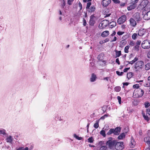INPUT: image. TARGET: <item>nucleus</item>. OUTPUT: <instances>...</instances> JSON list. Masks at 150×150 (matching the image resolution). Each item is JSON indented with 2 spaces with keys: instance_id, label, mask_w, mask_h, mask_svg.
<instances>
[{
  "instance_id": "obj_10",
  "label": "nucleus",
  "mask_w": 150,
  "mask_h": 150,
  "mask_svg": "<svg viewBox=\"0 0 150 150\" xmlns=\"http://www.w3.org/2000/svg\"><path fill=\"white\" fill-rule=\"evenodd\" d=\"M95 17L94 15H91L89 20L90 25L93 26L95 23Z\"/></svg>"
},
{
  "instance_id": "obj_17",
  "label": "nucleus",
  "mask_w": 150,
  "mask_h": 150,
  "mask_svg": "<svg viewBox=\"0 0 150 150\" xmlns=\"http://www.w3.org/2000/svg\"><path fill=\"white\" fill-rule=\"evenodd\" d=\"M144 17L145 18V19L149 20L150 19V10L148 11L144 14Z\"/></svg>"
},
{
  "instance_id": "obj_53",
  "label": "nucleus",
  "mask_w": 150,
  "mask_h": 150,
  "mask_svg": "<svg viewBox=\"0 0 150 150\" xmlns=\"http://www.w3.org/2000/svg\"><path fill=\"white\" fill-rule=\"evenodd\" d=\"M117 98L118 101L119 103L120 104H121V97L120 96H118L117 97Z\"/></svg>"
},
{
  "instance_id": "obj_60",
  "label": "nucleus",
  "mask_w": 150,
  "mask_h": 150,
  "mask_svg": "<svg viewBox=\"0 0 150 150\" xmlns=\"http://www.w3.org/2000/svg\"><path fill=\"white\" fill-rule=\"evenodd\" d=\"M83 25L84 26H85L86 25V24H87L86 21L84 18H83Z\"/></svg>"
},
{
  "instance_id": "obj_13",
  "label": "nucleus",
  "mask_w": 150,
  "mask_h": 150,
  "mask_svg": "<svg viewBox=\"0 0 150 150\" xmlns=\"http://www.w3.org/2000/svg\"><path fill=\"white\" fill-rule=\"evenodd\" d=\"M134 19L137 22L140 20V17L139 14L138 13H135L133 16Z\"/></svg>"
},
{
  "instance_id": "obj_11",
  "label": "nucleus",
  "mask_w": 150,
  "mask_h": 150,
  "mask_svg": "<svg viewBox=\"0 0 150 150\" xmlns=\"http://www.w3.org/2000/svg\"><path fill=\"white\" fill-rule=\"evenodd\" d=\"M130 25L132 27H135L137 25V21L132 18H130L129 20Z\"/></svg>"
},
{
  "instance_id": "obj_28",
  "label": "nucleus",
  "mask_w": 150,
  "mask_h": 150,
  "mask_svg": "<svg viewBox=\"0 0 150 150\" xmlns=\"http://www.w3.org/2000/svg\"><path fill=\"white\" fill-rule=\"evenodd\" d=\"M66 5V3L65 0H62L61 2V7L63 8H64Z\"/></svg>"
},
{
  "instance_id": "obj_44",
  "label": "nucleus",
  "mask_w": 150,
  "mask_h": 150,
  "mask_svg": "<svg viewBox=\"0 0 150 150\" xmlns=\"http://www.w3.org/2000/svg\"><path fill=\"white\" fill-rule=\"evenodd\" d=\"M139 0H131V4H136L138 2Z\"/></svg>"
},
{
  "instance_id": "obj_61",
  "label": "nucleus",
  "mask_w": 150,
  "mask_h": 150,
  "mask_svg": "<svg viewBox=\"0 0 150 150\" xmlns=\"http://www.w3.org/2000/svg\"><path fill=\"white\" fill-rule=\"evenodd\" d=\"M116 62L118 65L120 64V62L119 61V58H117L116 59Z\"/></svg>"
},
{
  "instance_id": "obj_51",
  "label": "nucleus",
  "mask_w": 150,
  "mask_h": 150,
  "mask_svg": "<svg viewBox=\"0 0 150 150\" xmlns=\"http://www.w3.org/2000/svg\"><path fill=\"white\" fill-rule=\"evenodd\" d=\"M107 147L106 146H101L100 148V150H106Z\"/></svg>"
},
{
  "instance_id": "obj_21",
  "label": "nucleus",
  "mask_w": 150,
  "mask_h": 150,
  "mask_svg": "<svg viewBox=\"0 0 150 150\" xmlns=\"http://www.w3.org/2000/svg\"><path fill=\"white\" fill-rule=\"evenodd\" d=\"M96 78V75L94 73L92 74L91 77L90 78V81L91 82H93L94 81Z\"/></svg>"
},
{
  "instance_id": "obj_31",
  "label": "nucleus",
  "mask_w": 150,
  "mask_h": 150,
  "mask_svg": "<svg viewBox=\"0 0 150 150\" xmlns=\"http://www.w3.org/2000/svg\"><path fill=\"white\" fill-rule=\"evenodd\" d=\"M109 41V39L108 38H106L105 40H103L100 41L99 42V43L101 44H102L103 43H105Z\"/></svg>"
},
{
  "instance_id": "obj_62",
  "label": "nucleus",
  "mask_w": 150,
  "mask_h": 150,
  "mask_svg": "<svg viewBox=\"0 0 150 150\" xmlns=\"http://www.w3.org/2000/svg\"><path fill=\"white\" fill-rule=\"evenodd\" d=\"M127 62L129 64H133L135 62H134V61H133V60H132L131 61H127Z\"/></svg>"
},
{
  "instance_id": "obj_9",
  "label": "nucleus",
  "mask_w": 150,
  "mask_h": 150,
  "mask_svg": "<svg viewBox=\"0 0 150 150\" xmlns=\"http://www.w3.org/2000/svg\"><path fill=\"white\" fill-rule=\"evenodd\" d=\"M116 142L115 140L111 141L109 140L107 142V145L109 146L110 148L113 147L115 144Z\"/></svg>"
},
{
  "instance_id": "obj_43",
  "label": "nucleus",
  "mask_w": 150,
  "mask_h": 150,
  "mask_svg": "<svg viewBox=\"0 0 150 150\" xmlns=\"http://www.w3.org/2000/svg\"><path fill=\"white\" fill-rule=\"evenodd\" d=\"M74 137H75L76 139L79 140H81L82 139V138L78 137L76 134H74Z\"/></svg>"
},
{
  "instance_id": "obj_32",
  "label": "nucleus",
  "mask_w": 150,
  "mask_h": 150,
  "mask_svg": "<svg viewBox=\"0 0 150 150\" xmlns=\"http://www.w3.org/2000/svg\"><path fill=\"white\" fill-rule=\"evenodd\" d=\"M145 70H148L150 69V63H148L146 64L145 66Z\"/></svg>"
},
{
  "instance_id": "obj_4",
  "label": "nucleus",
  "mask_w": 150,
  "mask_h": 150,
  "mask_svg": "<svg viewBox=\"0 0 150 150\" xmlns=\"http://www.w3.org/2000/svg\"><path fill=\"white\" fill-rule=\"evenodd\" d=\"M109 21L107 20H105L102 21L99 25V28L100 29L105 28L109 24Z\"/></svg>"
},
{
  "instance_id": "obj_63",
  "label": "nucleus",
  "mask_w": 150,
  "mask_h": 150,
  "mask_svg": "<svg viewBox=\"0 0 150 150\" xmlns=\"http://www.w3.org/2000/svg\"><path fill=\"white\" fill-rule=\"evenodd\" d=\"M138 58L137 57H135L133 60L134 62H136L138 61Z\"/></svg>"
},
{
  "instance_id": "obj_58",
  "label": "nucleus",
  "mask_w": 150,
  "mask_h": 150,
  "mask_svg": "<svg viewBox=\"0 0 150 150\" xmlns=\"http://www.w3.org/2000/svg\"><path fill=\"white\" fill-rule=\"evenodd\" d=\"M130 67L125 68L123 70L124 72H126L128 70H129L130 69Z\"/></svg>"
},
{
  "instance_id": "obj_57",
  "label": "nucleus",
  "mask_w": 150,
  "mask_h": 150,
  "mask_svg": "<svg viewBox=\"0 0 150 150\" xmlns=\"http://www.w3.org/2000/svg\"><path fill=\"white\" fill-rule=\"evenodd\" d=\"M135 43L133 41H131L129 43V45L131 46H133L134 45Z\"/></svg>"
},
{
  "instance_id": "obj_47",
  "label": "nucleus",
  "mask_w": 150,
  "mask_h": 150,
  "mask_svg": "<svg viewBox=\"0 0 150 150\" xmlns=\"http://www.w3.org/2000/svg\"><path fill=\"white\" fill-rule=\"evenodd\" d=\"M133 87L134 88H137V89H139V84H136L133 85Z\"/></svg>"
},
{
  "instance_id": "obj_37",
  "label": "nucleus",
  "mask_w": 150,
  "mask_h": 150,
  "mask_svg": "<svg viewBox=\"0 0 150 150\" xmlns=\"http://www.w3.org/2000/svg\"><path fill=\"white\" fill-rule=\"evenodd\" d=\"M94 128L97 129L99 127V121H96V122L93 125Z\"/></svg>"
},
{
  "instance_id": "obj_23",
  "label": "nucleus",
  "mask_w": 150,
  "mask_h": 150,
  "mask_svg": "<svg viewBox=\"0 0 150 150\" xmlns=\"http://www.w3.org/2000/svg\"><path fill=\"white\" fill-rule=\"evenodd\" d=\"M104 15H105V18L108 17L110 16L111 14V13H110L109 12L108 10V9L106 10L104 12Z\"/></svg>"
},
{
  "instance_id": "obj_8",
  "label": "nucleus",
  "mask_w": 150,
  "mask_h": 150,
  "mask_svg": "<svg viewBox=\"0 0 150 150\" xmlns=\"http://www.w3.org/2000/svg\"><path fill=\"white\" fill-rule=\"evenodd\" d=\"M147 32V30L145 29L142 28L139 30L138 34L140 36H143L145 35Z\"/></svg>"
},
{
  "instance_id": "obj_50",
  "label": "nucleus",
  "mask_w": 150,
  "mask_h": 150,
  "mask_svg": "<svg viewBox=\"0 0 150 150\" xmlns=\"http://www.w3.org/2000/svg\"><path fill=\"white\" fill-rule=\"evenodd\" d=\"M134 50L138 51L139 50V45H136L134 47Z\"/></svg>"
},
{
  "instance_id": "obj_5",
  "label": "nucleus",
  "mask_w": 150,
  "mask_h": 150,
  "mask_svg": "<svg viewBox=\"0 0 150 150\" xmlns=\"http://www.w3.org/2000/svg\"><path fill=\"white\" fill-rule=\"evenodd\" d=\"M115 148L116 150H122L124 148V145L123 142H116L115 145Z\"/></svg>"
},
{
  "instance_id": "obj_46",
  "label": "nucleus",
  "mask_w": 150,
  "mask_h": 150,
  "mask_svg": "<svg viewBox=\"0 0 150 150\" xmlns=\"http://www.w3.org/2000/svg\"><path fill=\"white\" fill-rule=\"evenodd\" d=\"M74 0H67V3L69 5H71Z\"/></svg>"
},
{
  "instance_id": "obj_54",
  "label": "nucleus",
  "mask_w": 150,
  "mask_h": 150,
  "mask_svg": "<svg viewBox=\"0 0 150 150\" xmlns=\"http://www.w3.org/2000/svg\"><path fill=\"white\" fill-rule=\"evenodd\" d=\"M124 33V32H122V31H118L117 33V34L118 35H122Z\"/></svg>"
},
{
  "instance_id": "obj_38",
  "label": "nucleus",
  "mask_w": 150,
  "mask_h": 150,
  "mask_svg": "<svg viewBox=\"0 0 150 150\" xmlns=\"http://www.w3.org/2000/svg\"><path fill=\"white\" fill-rule=\"evenodd\" d=\"M145 107L146 108H147L150 106V103L148 101L146 102L144 104Z\"/></svg>"
},
{
  "instance_id": "obj_19",
  "label": "nucleus",
  "mask_w": 150,
  "mask_h": 150,
  "mask_svg": "<svg viewBox=\"0 0 150 150\" xmlns=\"http://www.w3.org/2000/svg\"><path fill=\"white\" fill-rule=\"evenodd\" d=\"M116 25V23L115 21H112L109 23V26L110 28L114 27Z\"/></svg>"
},
{
  "instance_id": "obj_39",
  "label": "nucleus",
  "mask_w": 150,
  "mask_h": 150,
  "mask_svg": "<svg viewBox=\"0 0 150 150\" xmlns=\"http://www.w3.org/2000/svg\"><path fill=\"white\" fill-rule=\"evenodd\" d=\"M88 142L92 143L94 141V139L93 138V137H91L89 138L88 139Z\"/></svg>"
},
{
  "instance_id": "obj_24",
  "label": "nucleus",
  "mask_w": 150,
  "mask_h": 150,
  "mask_svg": "<svg viewBox=\"0 0 150 150\" xmlns=\"http://www.w3.org/2000/svg\"><path fill=\"white\" fill-rule=\"evenodd\" d=\"M96 10V8L94 6H91L88 8V12L89 13H92L94 12Z\"/></svg>"
},
{
  "instance_id": "obj_64",
  "label": "nucleus",
  "mask_w": 150,
  "mask_h": 150,
  "mask_svg": "<svg viewBox=\"0 0 150 150\" xmlns=\"http://www.w3.org/2000/svg\"><path fill=\"white\" fill-rule=\"evenodd\" d=\"M126 25L125 24H122L121 25V28L122 29H125L126 28Z\"/></svg>"
},
{
  "instance_id": "obj_30",
  "label": "nucleus",
  "mask_w": 150,
  "mask_h": 150,
  "mask_svg": "<svg viewBox=\"0 0 150 150\" xmlns=\"http://www.w3.org/2000/svg\"><path fill=\"white\" fill-rule=\"evenodd\" d=\"M144 141L147 144L150 141V137H146L144 138Z\"/></svg>"
},
{
  "instance_id": "obj_18",
  "label": "nucleus",
  "mask_w": 150,
  "mask_h": 150,
  "mask_svg": "<svg viewBox=\"0 0 150 150\" xmlns=\"http://www.w3.org/2000/svg\"><path fill=\"white\" fill-rule=\"evenodd\" d=\"M137 6V4H132L129 7H128L127 9L128 11H130L134 9Z\"/></svg>"
},
{
  "instance_id": "obj_26",
  "label": "nucleus",
  "mask_w": 150,
  "mask_h": 150,
  "mask_svg": "<svg viewBox=\"0 0 150 150\" xmlns=\"http://www.w3.org/2000/svg\"><path fill=\"white\" fill-rule=\"evenodd\" d=\"M133 76V73L132 72H129L127 74V77L128 79L131 78Z\"/></svg>"
},
{
  "instance_id": "obj_33",
  "label": "nucleus",
  "mask_w": 150,
  "mask_h": 150,
  "mask_svg": "<svg viewBox=\"0 0 150 150\" xmlns=\"http://www.w3.org/2000/svg\"><path fill=\"white\" fill-rule=\"evenodd\" d=\"M114 129H111L109 130V131L107 133V134L109 135L112 133L114 134Z\"/></svg>"
},
{
  "instance_id": "obj_52",
  "label": "nucleus",
  "mask_w": 150,
  "mask_h": 150,
  "mask_svg": "<svg viewBox=\"0 0 150 150\" xmlns=\"http://www.w3.org/2000/svg\"><path fill=\"white\" fill-rule=\"evenodd\" d=\"M144 86L146 87H149L150 86V81H149L148 83H145Z\"/></svg>"
},
{
  "instance_id": "obj_12",
  "label": "nucleus",
  "mask_w": 150,
  "mask_h": 150,
  "mask_svg": "<svg viewBox=\"0 0 150 150\" xmlns=\"http://www.w3.org/2000/svg\"><path fill=\"white\" fill-rule=\"evenodd\" d=\"M111 2V0H102L101 4L103 6L106 7Z\"/></svg>"
},
{
  "instance_id": "obj_7",
  "label": "nucleus",
  "mask_w": 150,
  "mask_h": 150,
  "mask_svg": "<svg viewBox=\"0 0 150 150\" xmlns=\"http://www.w3.org/2000/svg\"><path fill=\"white\" fill-rule=\"evenodd\" d=\"M127 17L125 15H124L120 17L117 20V23L120 25L124 23L126 20Z\"/></svg>"
},
{
  "instance_id": "obj_22",
  "label": "nucleus",
  "mask_w": 150,
  "mask_h": 150,
  "mask_svg": "<svg viewBox=\"0 0 150 150\" xmlns=\"http://www.w3.org/2000/svg\"><path fill=\"white\" fill-rule=\"evenodd\" d=\"M125 134L123 132L121 133L118 137V139H122L125 138Z\"/></svg>"
},
{
  "instance_id": "obj_49",
  "label": "nucleus",
  "mask_w": 150,
  "mask_h": 150,
  "mask_svg": "<svg viewBox=\"0 0 150 150\" xmlns=\"http://www.w3.org/2000/svg\"><path fill=\"white\" fill-rule=\"evenodd\" d=\"M133 104L134 105H138L139 102L137 100H134L133 102Z\"/></svg>"
},
{
  "instance_id": "obj_3",
  "label": "nucleus",
  "mask_w": 150,
  "mask_h": 150,
  "mask_svg": "<svg viewBox=\"0 0 150 150\" xmlns=\"http://www.w3.org/2000/svg\"><path fill=\"white\" fill-rule=\"evenodd\" d=\"M144 94V90L141 88H139L134 91L133 95L134 96V98H139L142 97Z\"/></svg>"
},
{
  "instance_id": "obj_15",
  "label": "nucleus",
  "mask_w": 150,
  "mask_h": 150,
  "mask_svg": "<svg viewBox=\"0 0 150 150\" xmlns=\"http://www.w3.org/2000/svg\"><path fill=\"white\" fill-rule=\"evenodd\" d=\"M104 57V54L103 53H101L98 56L97 59L101 61L102 62H105V60H103Z\"/></svg>"
},
{
  "instance_id": "obj_45",
  "label": "nucleus",
  "mask_w": 150,
  "mask_h": 150,
  "mask_svg": "<svg viewBox=\"0 0 150 150\" xmlns=\"http://www.w3.org/2000/svg\"><path fill=\"white\" fill-rule=\"evenodd\" d=\"M116 74L118 75L119 76H121L123 75L124 74V72H120V71H116Z\"/></svg>"
},
{
  "instance_id": "obj_20",
  "label": "nucleus",
  "mask_w": 150,
  "mask_h": 150,
  "mask_svg": "<svg viewBox=\"0 0 150 150\" xmlns=\"http://www.w3.org/2000/svg\"><path fill=\"white\" fill-rule=\"evenodd\" d=\"M109 35V32L108 30L103 31L101 34V36L103 37H107Z\"/></svg>"
},
{
  "instance_id": "obj_14",
  "label": "nucleus",
  "mask_w": 150,
  "mask_h": 150,
  "mask_svg": "<svg viewBox=\"0 0 150 150\" xmlns=\"http://www.w3.org/2000/svg\"><path fill=\"white\" fill-rule=\"evenodd\" d=\"M121 128L120 127H117L115 129H114V134L115 135H118L120 132Z\"/></svg>"
},
{
  "instance_id": "obj_42",
  "label": "nucleus",
  "mask_w": 150,
  "mask_h": 150,
  "mask_svg": "<svg viewBox=\"0 0 150 150\" xmlns=\"http://www.w3.org/2000/svg\"><path fill=\"white\" fill-rule=\"evenodd\" d=\"M137 34L136 33H134L132 35V37L133 40H135L137 38Z\"/></svg>"
},
{
  "instance_id": "obj_36",
  "label": "nucleus",
  "mask_w": 150,
  "mask_h": 150,
  "mask_svg": "<svg viewBox=\"0 0 150 150\" xmlns=\"http://www.w3.org/2000/svg\"><path fill=\"white\" fill-rule=\"evenodd\" d=\"M129 46L127 45L124 48V51L126 53H128L129 52L128 50L129 49Z\"/></svg>"
},
{
  "instance_id": "obj_56",
  "label": "nucleus",
  "mask_w": 150,
  "mask_h": 150,
  "mask_svg": "<svg viewBox=\"0 0 150 150\" xmlns=\"http://www.w3.org/2000/svg\"><path fill=\"white\" fill-rule=\"evenodd\" d=\"M78 4H79V7L80 8V10H81L82 9V4L80 2L78 3Z\"/></svg>"
},
{
  "instance_id": "obj_6",
  "label": "nucleus",
  "mask_w": 150,
  "mask_h": 150,
  "mask_svg": "<svg viewBox=\"0 0 150 150\" xmlns=\"http://www.w3.org/2000/svg\"><path fill=\"white\" fill-rule=\"evenodd\" d=\"M141 46L144 49H148L150 48V42L147 40H145L142 42Z\"/></svg>"
},
{
  "instance_id": "obj_25",
  "label": "nucleus",
  "mask_w": 150,
  "mask_h": 150,
  "mask_svg": "<svg viewBox=\"0 0 150 150\" xmlns=\"http://www.w3.org/2000/svg\"><path fill=\"white\" fill-rule=\"evenodd\" d=\"M142 115L144 120H146L147 122H148L149 120V118L147 115H145L144 112L142 113Z\"/></svg>"
},
{
  "instance_id": "obj_1",
  "label": "nucleus",
  "mask_w": 150,
  "mask_h": 150,
  "mask_svg": "<svg viewBox=\"0 0 150 150\" xmlns=\"http://www.w3.org/2000/svg\"><path fill=\"white\" fill-rule=\"evenodd\" d=\"M137 8L139 10L144 9V11L150 9V5L148 0H143L139 5Z\"/></svg>"
},
{
  "instance_id": "obj_29",
  "label": "nucleus",
  "mask_w": 150,
  "mask_h": 150,
  "mask_svg": "<svg viewBox=\"0 0 150 150\" xmlns=\"http://www.w3.org/2000/svg\"><path fill=\"white\" fill-rule=\"evenodd\" d=\"M12 137L11 136L8 137L6 139V142H7L11 143L12 141Z\"/></svg>"
},
{
  "instance_id": "obj_35",
  "label": "nucleus",
  "mask_w": 150,
  "mask_h": 150,
  "mask_svg": "<svg viewBox=\"0 0 150 150\" xmlns=\"http://www.w3.org/2000/svg\"><path fill=\"white\" fill-rule=\"evenodd\" d=\"M100 134L103 136L104 137H105L106 136V134L105 130H102L100 131Z\"/></svg>"
},
{
  "instance_id": "obj_48",
  "label": "nucleus",
  "mask_w": 150,
  "mask_h": 150,
  "mask_svg": "<svg viewBox=\"0 0 150 150\" xmlns=\"http://www.w3.org/2000/svg\"><path fill=\"white\" fill-rule=\"evenodd\" d=\"M91 2H88L87 3V6L86 7V9H88L90 8L91 5Z\"/></svg>"
},
{
  "instance_id": "obj_55",
  "label": "nucleus",
  "mask_w": 150,
  "mask_h": 150,
  "mask_svg": "<svg viewBox=\"0 0 150 150\" xmlns=\"http://www.w3.org/2000/svg\"><path fill=\"white\" fill-rule=\"evenodd\" d=\"M115 4H120V1L119 0H112Z\"/></svg>"
},
{
  "instance_id": "obj_41",
  "label": "nucleus",
  "mask_w": 150,
  "mask_h": 150,
  "mask_svg": "<svg viewBox=\"0 0 150 150\" xmlns=\"http://www.w3.org/2000/svg\"><path fill=\"white\" fill-rule=\"evenodd\" d=\"M0 134H6V130L3 129H0Z\"/></svg>"
},
{
  "instance_id": "obj_2",
  "label": "nucleus",
  "mask_w": 150,
  "mask_h": 150,
  "mask_svg": "<svg viewBox=\"0 0 150 150\" xmlns=\"http://www.w3.org/2000/svg\"><path fill=\"white\" fill-rule=\"evenodd\" d=\"M144 65V63L143 61H138L135 63L134 67V70L137 72H140L143 69Z\"/></svg>"
},
{
  "instance_id": "obj_34",
  "label": "nucleus",
  "mask_w": 150,
  "mask_h": 150,
  "mask_svg": "<svg viewBox=\"0 0 150 150\" xmlns=\"http://www.w3.org/2000/svg\"><path fill=\"white\" fill-rule=\"evenodd\" d=\"M121 87L119 86H116L115 87L114 90L115 91L118 92H119L121 90Z\"/></svg>"
},
{
  "instance_id": "obj_16",
  "label": "nucleus",
  "mask_w": 150,
  "mask_h": 150,
  "mask_svg": "<svg viewBox=\"0 0 150 150\" xmlns=\"http://www.w3.org/2000/svg\"><path fill=\"white\" fill-rule=\"evenodd\" d=\"M131 141L130 144V146L131 148H133L135 146V142L133 137H131Z\"/></svg>"
},
{
  "instance_id": "obj_59",
  "label": "nucleus",
  "mask_w": 150,
  "mask_h": 150,
  "mask_svg": "<svg viewBox=\"0 0 150 150\" xmlns=\"http://www.w3.org/2000/svg\"><path fill=\"white\" fill-rule=\"evenodd\" d=\"M141 41L140 40H137L136 42V44L137 45H140L141 43Z\"/></svg>"
},
{
  "instance_id": "obj_40",
  "label": "nucleus",
  "mask_w": 150,
  "mask_h": 150,
  "mask_svg": "<svg viewBox=\"0 0 150 150\" xmlns=\"http://www.w3.org/2000/svg\"><path fill=\"white\" fill-rule=\"evenodd\" d=\"M17 150H28V147H26L25 149L23 147H20L18 149H16Z\"/></svg>"
},
{
  "instance_id": "obj_27",
  "label": "nucleus",
  "mask_w": 150,
  "mask_h": 150,
  "mask_svg": "<svg viewBox=\"0 0 150 150\" xmlns=\"http://www.w3.org/2000/svg\"><path fill=\"white\" fill-rule=\"evenodd\" d=\"M115 51L116 53V57H119L121 54V51L116 50Z\"/></svg>"
}]
</instances>
